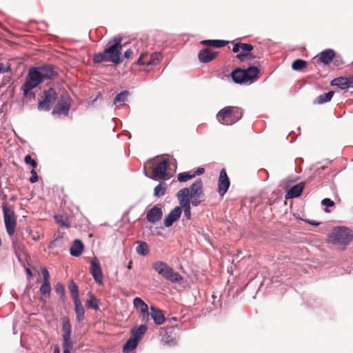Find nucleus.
Masks as SVG:
<instances>
[{
  "mask_svg": "<svg viewBox=\"0 0 353 353\" xmlns=\"http://www.w3.org/2000/svg\"><path fill=\"white\" fill-rule=\"evenodd\" d=\"M26 272L27 274L29 276V277L32 276V272L30 268H26Z\"/></svg>",
  "mask_w": 353,
  "mask_h": 353,
  "instance_id": "56",
  "label": "nucleus"
},
{
  "mask_svg": "<svg viewBox=\"0 0 353 353\" xmlns=\"http://www.w3.org/2000/svg\"><path fill=\"white\" fill-rule=\"evenodd\" d=\"M152 266L159 275L172 283H179L183 280V277L179 273L175 272L172 268L163 261H155Z\"/></svg>",
  "mask_w": 353,
  "mask_h": 353,
  "instance_id": "3",
  "label": "nucleus"
},
{
  "mask_svg": "<svg viewBox=\"0 0 353 353\" xmlns=\"http://www.w3.org/2000/svg\"><path fill=\"white\" fill-rule=\"evenodd\" d=\"M128 94L129 92L126 90L120 92L115 97L114 103L117 104L118 103L124 102L127 99Z\"/></svg>",
  "mask_w": 353,
  "mask_h": 353,
  "instance_id": "40",
  "label": "nucleus"
},
{
  "mask_svg": "<svg viewBox=\"0 0 353 353\" xmlns=\"http://www.w3.org/2000/svg\"><path fill=\"white\" fill-rule=\"evenodd\" d=\"M133 54V52L132 50L128 49L124 52V57L126 59H130Z\"/></svg>",
  "mask_w": 353,
  "mask_h": 353,
  "instance_id": "52",
  "label": "nucleus"
},
{
  "mask_svg": "<svg viewBox=\"0 0 353 353\" xmlns=\"http://www.w3.org/2000/svg\"><path fill=\"white\" fill-rule=\"evenodd\" d=\"M63 336H71L72 326L68 316L61 319Z\"/></svg>",
  "mask_w": 353,
  "mask_h": 353,
  "instance_id": "29",
  "label": "nucleus"
},
{
  "mask_svg": "<svg viewBox=\"0 0 353 353\" xmlns=\"http://www.w3.org/2000/svg\"><path fill=\"white\" fill-rule=\"evenodd\" d=\"M63 350H68V351H70L73 346L71 336H63Z\"/></svg>",
  "mask_w": 353,
  "mask_h": 353,
  "instance_id": "39",
  "label": "nucleus"
},
{
  "mask_svg": "<svg viewBox=\"0 0 353 353\" xmlns=\"http://www.w3.org/2000/svg\"><path fill=\"white\" fill-rule=\"evenodd\" d=\"M44 82L37 68H30L28 71L26 81L22 86L23 94L26 97L31 95V90Z\"/></svg>",
  "mask_w": 353,
  "mask_h": 353,
  "instance_id": "5",
  "label": "nucleus"
},
{
  "mask_svg": "<svg viewBox=\"0 0 353 353\" xmlns=\"http://www.w3.org/2000/svg\"><path fill=\"white\" fill-rule=\"evenodd\" d=\"M347 88H353V77L347 78Z\"/></svg>",
  "mask_w": 353,
  "mask_h": 353,
  "instance_id": "53",
  "label": "nucleus"
},
{
  "mask_svg": "<svg viewBox=\"0 0 353 353\" xmlns=\"http://www.w3.org/2000/svg\"><path fill=\"white\" fill-rule=\"evenodd\" d=\"M167 185L165 183L161 182L154 188V194L157 197H160L165 194Z\"/></svg>",
  "mask_w": 353,
  "mask_h": 353,
  "instance_id": "33",
  "label": "nucleus"
},
{
  "mask_svg": "<svg viewBox=\"0 0 353 353\" xmlns=\"http://www.w3.org/2000/svg\"><path fill=\"white\" fill-rule=\"evenodd\" d=\"M307 66V62L302 59H296L293 61L292 68L294 70H302Z\"/></svg>",
  "mask_w": 353,
  "mask_h": 353,
  "instance_id": "36",
  "label": "nucleus"
},
{
  "mask_svg": "<svg viewBox=\"0 0 353 353\" xmlns=\"http://www.w3.org/2000/svg\"><path fill=\"white\" fill-rule=\"evenodd\" d=\"M42 296L49 297L51 292V286L50 283H43L39 289Z\"/></svg>",
  "mask_w": 353,
  "mask_h": 353,
  "instance_id": "37",
  "label": "nucleus"
},
{
  "mask_svg": "<svg viewBox=\"0 0 353 353\" xmlns=\"http://www.w3.org/2000/svg\"><path fill=\"white\" fill-rule=\"evenodd\" d=\"M169 166V161L168 159H163L159 161L153 168L152 179H165L167 176V169Z\"/></svg>",
  "mask_w": 353,
  "mask_h": 353,
  "instance_id": "10",
  "label": "nucleus"
},
{
  "mask_svg": "<svg viewBox=\"0 0 353 353\" xmlns=\"http://www.w3.org/2000/svg\"><path fill=\"white\" fill-rule=\"evenodd\" d=\"M190 190L188 188L181 189L176 194L181 208H187L190 207L191 199L189 196Z\"/></svg>",
  "mask_w": 353,
  "mask_h": 353,
  "instance_id": "13",
  "label": "nucleus"
},
{
  "mask_svg": "<svg viewBox=\"0 0 353 353\" xmlns=\"http://www.w3.org/2000/svg\"><path fill=\"white\" fill-rule=\"evenodd\" d=\"M54 290L61 297L65 296V288L63 284L57 283L54 286Z\"/></svg>",
  "mask_w": 353,
  "mask_h": 353,
  "instance_id": "41",
  "label": "nucleus"
},
{
  "mask_svg": "<svg viewBox=\"0 0 353 353\" xmlns=\"http://www.w3.org/2000/svg\"><path fill=\"white\" fill-rule=\"evenodd\" d=\"M306 222H307L308 223H310V225H319L320 224L319 223L316 222L314 221H306Z\"/></svg>",
  "mask_w": 353,
  "mask_h": 353,
  "instance_id": "55",
  "label": "nucleus"
},
{
  "mask_svg": "<svg viewBox=\"0 0 353 353\" xmlns=\"http://www.w3.org/2000/svg\"><path fill=\"white\" fill-rule=\"evenodd\" d=\"M139 245L136 248L137 252L142 256H145L149 253L148 246L145 242L138 241Z\"/></svg>",
  "mask_w": 353,
  "mask_h": 353,
  "instance_id": "35",
  "label": "nucleus"
},
{
  "mask_svg": "<svg viewBox=\"0 0 353 353\" xmlns=\"http://www.w3.org/2000/svg\"><path fill=\"white\" fill-rule=\"evenodd\" d=\"M68 288L73 301L79 300L78 286L73 280L70 281Z\"/></svg>",
  "mask_w": 353,
  "mask_h": 353,
  "instance_id": "32",
  "label": "nucleus"
},
{
  "mask_svg": "<svg viewBox=\"0 0 353 353\" xmlns=\"http://www.w3.org/2000/svg\"><path fill=\"white\" fill-rule=\"evenodd\" d=\"M150 315L154 322L157 325H162L165 320V316L163 313V311L159 309L155 308L153 306L150 307Z\"/></svg>",
  "mask_w": 353,
  "mask_h": 353,
  "instance_id": "22",
  "label": "nucleus"
},
{
  "mask_svg": "<svg viewBox=\"0 0 353 353\" xmlns=\"http://www.w3.org/2000/svg\"><path fill=\"white\" fill-rule=\"evenodd\" d=\"M24 161L26 164H29L32 166L33 169L37 166V163L36 161L32 159L31 156L30 155H26L25 157Z\"/></svg>",
  "mask_w": 353,
  "mask_h": 353,
  "instance_id": "44",
  "label": "nucleus"
},
{
  "mask_svg": "<svg viewBox=\"0 0 353 353\" xmlns=\"http://www.w3.org/2000/svg\"><path fill=\"white\" fill-rule=\"evenodd\" d=\"M74 312L77 316V320L79 322H81L83 321L85 318V310L83 306L79 300L74 301Z\"/></svg>",
  "mask_w": 353,
  "mask_h": 353,
  "instance_id": "26",
  "label": "nucleus"
},
{
  "mask_svg": "<svg viewBox=\"0 0 353 353\" xmlns=\"http://www.w3.org/2000/svg\"><path fill=\"white\" fill-rule=\"evenodd\" d=\"M87 308H93L95 310H99V300L92 294H90V299L85 301Z\"/></svg>",
  "mask_w": 353,
  "mask_h": 353,
  "instance_id": "31",
  "label": "nucleus"
},
{
  "mask_svg": "<svg viewBox=\"0 0 353 353\" xmlns=\"http://www.w3.org/2000/svg\"><path fill=\"white\" fill-rule=\"evenodd\" d=\"M230 180L225 169H222L219 174L218 181V192L221 196H223L230 186Z\"/></svg>",
  "mask_w": 353,
  "mask_h": 353,
  "instance_id": "12",
  "label": "nucleus"
},
{
  "mask_svg": "<svg viewBox=\"0 0 353 353\" xmlns=\"http://www.w3.org/2000/svg\"><path fill=\"white\" fill-rule=\"evenodd\" d=\"M325 212H330V210H327V208H325Z\"/></svg>",
  "mask_w": 353,
  "mask_h": 353,
  "instance_id": "60",
  "label": "nucleus"
},
{
  "mask_svg": "<svg viewBox=\"0 0 353 353\" xmlns=\"http://www.w3.org/2000/svg\"><path fill=\"white\" fill-rule=\"evenodd\" d=\"M147 330L148 326L145 325H141L139 327H134L131 329V337L134 339H137V341L139 342Z\"/></svg>",
  "mask_w": 353,
  "mask_h": 353,
  "instance_id": "23",
  "label": "nucleus"
},
{
  "mask_svg": "<svg viewBox=\"0 0 353 353\" xmlns=\"http://www.w3.org/2000/svg\"><path fill=\"white\" fill-rule=\"evenodd\" d=\"M11 70L10 66L4 67L3 63H0V72L6 73L9 72Z\"/></svg>",
  "mask_w": 353,
  "mask_h": 353,
  "instance_id": "47",
  "label": "nucleus"
},
{
  "mask_svg": "<svg viewBox=\"0 0 353 353\" xmlns=\"http://www.w3.org/2000/svg\"><path fill=\"white\" fill-rule=\"evenodd\" d=\"M218 52L212 51L208 48L201 50L199 52V59L201 63H208L217 56Z\"/></svg>",
  "mask_w": 353,
  "mask_h": 353,
  "instance_id": "18",
  "label": "nucleus"
},
{
  "mask_svg": "<svg viewBox=\"0 0 353 353\" xmlns=\"http://www.w3.org/2000/svg\"><path fill=\"white\" fill-rule=\"evenodd\" d=\"M321 204L327 207H332L334 205V202L329 198H325L322 200Z\"/></svg>",
  "mask_w": 353,
  "mask_h": 353,
  "instance_id": "45",
  "label": "nucleus"
},
{
  "mask_svg": "<svg viewBox=\"0 0 353 353\" xmlns=\"http://www.w3.org/2000/svg\"><path fill=\"white\" fill-rule=\"evenodd\" d=\"M90 273L99 285H103V273L98 259L94 257L90 262Z\"/></svg>",
  "mask_w": 353,
  "mask_h": 353,
  "instance_id": "11",
  "label": "nucleus"
},
{
  "mask_svg": "<svg viewBox=\"0 0 353 353\" xmlns=\"http://www.w3.org/2000/svg\"><path fill=\"white\" fill-rule=\"evenodd\" d=\"M229 41L224 40H203L201 42L203 45L210 46L214 48H222L228 44Z\"/></svg>",
  "mask_w": 353,
  "mask_h": 353,
  "instance_id": "27",
  "label": "nucleus"
},
{
  "mask_svg": "<svg viewBox=\"0 0 353 353\" xmlns=\"http://www.w3.org/2000/svg\"><path fill=\"white\" fill-rule=\"evenodd\" d=\"M139 341H137V339H134L133 338L130 337V339H128L124 344L123 347V352L130 353L137 347Z\"/></svg>",
  "mask_w": 353,
  "mask_h": 353,
  "instance_id": "28",
  "label": "nucleus"
},
{
  "mask_svg": "<svg viewBox=\"0 0 353 353\" xmlns=\"http://www.w3.org/2000/svg\"><path fill=\"white\" fill-rule=\"evenodd\" d=\"M133 303L134 307L140 310L142 321L147 322L149 320L150 313L148 312V305L139 297H136Z\"/></svg>",
  "mask_w": 353,
  "mask_h": 353,
  "instance_id": "14",
  "label": "nucleus"
},
{
  "mask_svg": "<svg viewBox=\"0 0 353 353\" xmlns=\"http://www.w3.org/2000/svg\"><path fill=\"white\" fill-rule=\"evenodd\" d=\"M353 235L346 228H336L329 236V241L334 245H347L352 241Z\"/></svg>",
  "mask_w": 353,
  "mask_h": 353,
  "instance_id": "6",
  "label": "nucleus"
},
{
  "mask_svg": "<svg viewBox=\"0 0 353 353\" xmlns=\"http://www.w3.org/2000/svg\"><path fill=\"white\" fill-rule=\"evenodd\" d=\"M205 172V169L203 168H199L195 172H194L192 174H194V177H195L197 175H201L203 174Z\"/></svg>",
  "mask_w": 353,
  "mask_h": 353,
  "instance_id": "51",
  "label": "nucleus"
},
{
  "mask_svg": "<svg viewBox=\"0 0 353 353\" xmlns=\"http://www.w3.org/2000/svg\"><path fill=\"white\" fill-rule=\"evenodd\" d=\"M41 75L43 80L54 79L57 75V72L55 70V68L52 65H46L37 68Z\"/></svg>",
  "mask_w": 353,
  "mask_h": 353,
  "instance_id": "15",
  "label": "nucleus"
},
{
  "mask_svg": "<svg viewBox=\"0 0 353 353\" xmlns=\"http://www.w3.org/2000/svg\"><path fill=\"white\" fill-rule=\"evenodd\" d=\"M70 110V105L66 102L61 101V100L58 101L57 104L55 105L52 114H64L67 115L68 114Z\"/></svg>",
  "mask_w": 353,
  "mask_h": 353,
  "instance_id": "25",
  "label": "nucleus"
},
{
  "mask_svg": "<svg viewBox=\"0 0 353 353\" xmlns=\"http://www.w3.org/2000/svg\"><path fill=\"white\" fill-rule=\"evenodd\" d=\"M184 210V215L186 217L187 219L190 220L191 219V211H190V207L187 208H183Z\"/></svg>",
  "mask_w": 353,
  "mask_h": 353,
  "instance_id": "49",
  "label": "nucleus"
},
{
  "mask_svg": "<svg viewBox=\"0 0 353 353\" xmlns=\"http://www.w3.org/2000/svg\"><path fill=\"white\" fill-rule=\"evenodd\" d=\"M256 57L251 52L247 53V60H252L255 59Z\"/></svg>",
  "mask_w": 353,
  "mask_h": 353,
  "instance_id": "54",
  "label": "nucleus"
},
{
  "mask_svg": "<svg viewBox=\"0 0 353 353\" xmlns=\"http://www.w3.org/2000/svg\"><path fill=\"white\" fill-rule=\"evenodd\" d=\"M54 353H59V350L58 348H56L54 351Z\"/></svg>",
  "mask_w": 353,
  "mask_h": 353,
  "instance_id": "58",
  "label": "nucleus"
},
{
  "mask_svg": "<svg viewBox=\"0 0 353 353\" xmlns=\"http://www.w3.org/2000/svg\"><path fill=\"white\" fill-rule=\"evenodd\" d=\"M191 203L193 206H198L201 203V199L203 196V182L201 179L195 181L189 188Z\"/></svg>",
  "mask_w": 353,
  "mask_h": 353,
  "instance_id": "8",
  "label": "nucleus"
},
{
  "mask_svg": "<svg viewBox=\"0 0 353 353\" xmlns=\"http://www.w3.org/2000/svg\"><path fill=\"white\" fill-rule=\"evenodd\" d=\"M2 208L6 229L9 236H11L14 234L17 225L15 213L14 210L5 203H3Z\"/></svg>",
  "mask_w": 353,
  "mask_h": 353,
  "instance_id": "7",
  "label": "nucleus"
},
{
  "mask_svg": "<svg viewBox=\"0 0 353 353\" xmlns=\"http://www.w3.org/2000/svg\"><path fill=\"white\" fill-rule=\"evenodd\" d=\"M181 213L182 209L181 207H175L164 219L165 226L167 228L171 227L172 224L180 218Z\"/></svg>",
  "mask_w": 353,
  "mask_h": 353,
  "instance_id": "16",
  "label": "nucleus"
},
{
  "mask_svg": "<svg viewBox=\"0 0 353 353\" xmlns=\"http://www.w3.org/2000/svg\"><path fill=\"white\" fill-rule=\"evenodd\" d=\"M43 99L40 100L38 104L39 110L48 111L57 99V93L53 88L46 90L43 93Z\"/></svg>",
  "mask_w": 353,
  "mask_h": 353,
  "instance_id": "9",
  "label": "nucleus"
},
{
  "mask_svg": "<svg viewBox=\"0 0 353 353\" xmlns=\"http://www.w3.org/2000/svg\"><path fill=\"white\" fill-rule=\"evenodd\" d=\"M259 72L256 66H250L247 69L238 68L231 72V77L236 83H243L257 79Z\"/></svg>",
  "mask_w": 353,
  "mask_h": 353,
  "instance_id": "4",
  "label": "nucleus"
},
{
  "mask_svg": "<svg viewBox=\"0 0 353 353\" xmlns=\"http://www.w3.org/2000/svg\"><path fill=\"white\" fill-rule=\"evenodd\" d=\"M122 38L119 36L115 37L113 39L110 40L103 52L96 53L93 56V61L96 63H101L103 61H110L115 64H119L122 62L121 58V45Z\"/></svg>",
  "mask_w": 353,
  "mask_h": 353,
  "instance_id": "1",
  "label": "nucleus"
},
{
  "mask_svg": "<svg viewBox=\"0 0 353 353\" xmlns=\"http://www.w3.org/2000/svg\"><path fill=\"white\" fill-rule=\"evenodd\" d=\"M236 58L241 61H244L247 60V54L240 52L239 54H236Z\"/></svg>",
  "mask_w": 353,
  "mask_h": 353,
  "instance_id": "48",
  "label": "nucleus"
},
{
  "mask_svg": "<svg viewBox=\"0 0 353 353\" xmlns=\"http://www.w3.org/2000/svg\"><path fill=\"white\" fill-rule=\"evenodd\" d=\"M31 174H32V176L30 178V182L31 183H34L38 181V175L34 169H32L31 170Z\"/></svg>",
  "mask_w": 353,
  "mask_h": 353,
  "instance_id": "46",
  "label": "nucleus"
},
{
  "mask_svg": "<svg viewBox=\"0 0 353 353\" xmlns=\"http://www.w3.org/2000/svg\"><path fill=\"white\" fill-rule=\"evenodd\" d=\"M63 353H70V351H68V350H63Z\"/></svg>",
  "mask_w": 353,
  "mask_h": 353,
  "instance_id": "59",
  "label": "nucleus"
},
{
  "mask_svg": "<svg viewBox=\"0 0 353 353\" xmlns=\"http://www.w3.org/2000/svg\"><path fill=\"white\" fill-rule=\"evenodd\" d=\"M253 49L254 47L252 44L241 43V52L247 54L248 52L253 50Z\"/></svg>",
  "mask_w": 353,
  "mask_h": 353,
  "instance_id": "42",
  "label": "nucleus"
},
{
  "mask_svg": "<svg viewBox=\"0 0 353 353\" xmlns=\"http://www.w3.org/2000/svg\"><path fill=\"white\" fill-rule=\"evenodd\" d=\"M32 239L37 241L39 239V235H32Z\"/></svg>",
  "mask_w": 353,
  "mask_h": 353,
  "instance_id": "57",
  "label": "nucleus"
},
{
  "mask_svg": "<svg viewBox=\"0 0 353 353\" xmlns=\"http://www.w3.org/2000/svg\"><path fill=\"white\" fill-rule=\"evenodd\" d=\"M84 245L83 243L76 239L73 241L72 246L70 249V253L73 256H79L83 251Z\"/></svg>",
  "mask_w": 353,
  "mask_h": 353,
  "instance_id": "24",
  "label": "nucleus"
},
{
  "mask_svg": "<svg viewBox=\"0 0 353 353\" xmlns=\"http://www.w3.org/2000/svg\"><path fill=\"white\" fill-rule=\"evenodd\" d=\"M172 319H173L174 321H176V318H175V317L172 318Z\"/></svg>",
  "mask_w": 353,
  "mask_h": 353,
  "instance_id": "61",
  "label": "nucleus"
},
{
  "mask_svg": "<svg viewBox=\"0 0 353 353\" xmlns=\"http://www.w3.org/2000/svg\"><path fill=\"white\" fill-rule=\"evenodd\" d=\"M243 111L236 106H227L221 110L216 116L219 123L223 125H232L241 119Z\"/></svg>",
  "mask_w": 353,
  "mask_h": 353,
  "instance_id": "2",
  "label": "nucleus"
},
{
  "mask_svg": "<svg viewBox=\"0 0 353 353\" xmlns=\"http://www.w3.org/2000/svg\"><path fill=\"white\" fill-rule=\"evenodd\" d=\"M147 55V53H142L138 59L137 63L139 65H156L161 59L162 54L160 52H154L150 55V60L148 62L143 61V58Z\"/></svg>",
  "mask_w": 353,
  "mask_h": 353,
  "instance_id": "17",
  "label": "nucleus"
},
{
  "mask_svg": "<svg viewBox=\"0 0 353 353\" xmlns=\"http://www.w3.org/2000/svg\"><path fill=\"white\" fill-rule=\"evenodd\" d=\"M241 47V43H236L233 48H232V52H238L240 51Z\"/></svg>",
  "mask_w": 353,
  "mask_h": 353,
  "instance_id": "50",
  "label": "nucleus"
},
{
  "mask_svg": "<svg viewBox=\"0 0 353 353\" xmlns=\"http://www.w3.org/2000/svg\"><path fill=\"white\" fill-rule=\"evenodd\" d=\"M163 216V212L161 209L157 206L152 208L147 213V220L152 223H154L161 219Z\"/></svg>",
  "mask_w": 353,
  "mask_h": 353,
  "instance_id": "19",
  "label": "nucleus"
},
{
  "mask_svg": "<svg viewBox=\"0 0 353 353\" xmlns=\"http://www.w3.org/2000/svg\"><path fill=\"white\" fill-rule=\"evenodd\" d=\"M41 274L43 276V283H50V274L46 268H41Z\"/></svg>",
  "mask_w": 353,
  "mask_h": 353,
  "instance_id": "43",
  "label": "nucleus"
},
{
  "mask_svg": "<svg viewBox=\"0 0 353 353\" xmlns=\"http://www.w3.org/2000/svg\"><path fill=\"white\" fill-rule=\"evenodd\" d=\"M332 85H336L341 89L347 88V81L346 77H339L332 80Z\"/></svg>",
  "mask_w": 353,
  "mask_h": 353,
  "instance_id": "34",
  "label": "nucleus"
},
{
  "mask_svg": "<svg viewBox=\"0 0 353 353\" xmlns=\"http://www.w3.org/2000/svg\"><path fill=\"white\" fill-rule=\"evenodd\" d=\"M334 92L330 91L327 93L319 95L315 99L314 103L316 104H323L324 103L330 101L334 96Z\"/></svg>",
  "mask_w": 353,
  "mask_h": 353,
  "instance_id": "30",
  "label": "nucleus"
},
{
  "mask_svg": "<svg viewBox=\"0 0 353 353\" xmlns=\"http://www.w3.org/2000/svg\"><path fill=\"white\" fill-rule=\"evenodd\" d=\"M193 178L194 174L188 172H181L177 175L178 181L180 182H186Z\"/></svg>",
  "mask_w": 353,
  "mask_h": 353,
  "instance_id": "38",
  "label": "nucleus"
},
{
  "mask_svg": "<svg viewBox=\"0 0 353 353\" xmlns=\"http://www.w3.org/2000/svg\"><path fill=\"white\" fill-rule=\"evenodd\" d=\"M335 57V52L332 49H327L322 51L316 57L318 61L324 64L330 63Z\"/></svg>",
  "mask_w": 353,
  "mask_h": 353,
  "instance_id": "20",
  "label": "nucleus"
},
{
  "mask_svg": "<svg viewBox=\"0 0 353 353\" xmlns=\"http://www.w3.org/2000/svg\"><path fill=\"white\" fill-rule=\"evenodd\" d=\"M305 187V183L301 182L295 185L292 186L290 190H288L285 198L293 199L299 196Z\"/></svg>",
  "mask_w": 353,
  "mask_h": 353,
  "instance_id": "21",
  "label": "nucleus"
}]
</instances>
